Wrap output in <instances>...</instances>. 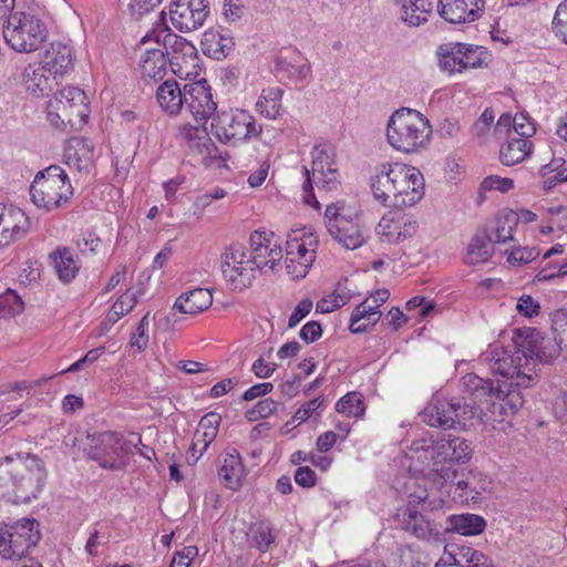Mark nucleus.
I'll return each instance as SVG.
<instances>
[{
  "instance_id": "obj_10",
  "label": "nucleus",
  "mask_w": 567,
  "mask_h": 567,
  "mask_svg": "<svg viewBox=\"0 0 567 567\" xmlns=\"http://www.w3.org/2000/svg\"><path fill=\"white\" fill-rule=\"evenodd\" d=\"M441 509L419 508L411 504L398 509L395 520L401 529L422 540L440 539L445 533L439 520Z\"/></svg>"
},
{
  "instance_id": "obj_29",
  "label": "nucleus",
  "mask_w": 567,
  "mask_h": 567,
  "mask_svg": "<svg viewBox=\"0 0 567 567\" xmlns=\"http://www.w3.org/2000/svg\"><path fill=\"white\" fill-rule=\"evenodd\" d=\"M221 416L218 413L209 412L205 414L194 433V442L190 446L192 456L196 462L207 450L209 444L216 439L220 425Z\"/></svg>"
},
{
  "instance_id": "obj_34",
  "label": "nucleus",
  "mask_w": 567,
  "mask_h": 567,
  "mask_svg": "<svg viewBox=\"0 0 567 567\" xmlns=\"http://www.w3.org/2000/svg\"><path fill=\"white\" fill-rule=\"evenodd\" d=\"M213 303V296L209 289L196 288L181 295L174 303V308L182 313L197 315L207 310Z\"/></svg>"
},
{
  "instance_id": "obj_20",
  "label": "nucleus",
  "mask_w": 567,
  "mask_h": 567,
  "mask_svg": "<svg viewBox=\"0 0 567 567\" xmlns=\"http://www.w3.org/2000/svg\"><path fill=\"white\" fill-rule=\"evenodd\" d=\"M472 395L471 402L465 401L464 399H451L453 403L452 414L454 426L452 429L465 427L468 421L474 419H478L482 423L485 424H494L501 423L505 419H495L492 420L486 415V412H491L489 410V401L486 399L480 400L473 392H468ZM493 403V401H491Z\"/></svg>"
},
{
  "instance_id": "obj_27",
  "label": "nucleus",
  "mask_w": 567,
  "mask_h": 567,
  "mask_svg": "<svg viewBox=\"0 0 567 567\" xmlns=\"http://www.w3.org/2000/svg\"><path fill=\"white\" fill-rule=\"evenodd\" d=\"M301 53L297 50L280 52L275 60V74L280 79L303 81L310 74L311 68L303 62Z\"/></svg>"
},
{
  "instance_id": "obj_32",
  "label": "nucleus",
  "mask_w": 567,
  "mask_h": 567,
  "mask_svg": "<svg viewBox=\"0 0 567 567\" xmlns=\"http://www.w3.org/2000/svg\"><path fill=\"white\" fill-rule=\"evenodd\" d=\"M453 403L451 400L435 398L421 413L422 421L430 426L449 430L454 426L452 414Z\"/></svg>"
},
{
  "instance_id": "obj_40",
  "label": "nucleus",
  "mask_w": 567,
  "mask_h": 567,
  "mask_svg": "<svg viewBox=\"0 0 567 567\" xmlns=\"http://www.w3.org/2000/svg\"><path fill=\"white\" fill-rule=\"evenodd\" d=\"M532 151V144L526 138L511 137L507 143L502 145L499 159L505 166H513L522 163Z\"/></svg>"
},
{
  "instance_id": "obj_51",
  "label": "nucleus",
  "mask_w": 567,
  "mask_h": 567,
  "mask_svg": "<svg viewBox=\"0 0 567 567\" xmlns=\"http://www.w3.org/2000/svg\"><path fill=\"white\" fill-rule=\"evenodd\" d=\"M336 410L347 416L358 417L363 414L364 404L358 393L350 392L337 402Z\"/></svg>"
},
{
  "instance_id": "obj_62",
  "label": "nucleus",
  "mask_w": 567,
  "mask_h": 567,
  "mask_svg": "<svg viewBox=\"0 0 567 567\" xmlns=\"http://www.w3.org/2000/svg\"><path fill=\"white\" fill-rule=\"evenodd\" d=\"M513 131L519 136L518 138L527 140L535 134V126L525 114L520 113L513 117Z\"/></svg>"
},
{
  "instance_id": "obj_25",
  "label": "nucleus",
  "mask_w": 567,
  "mask_h": 567,
  "mask_svg": "<svg viewBox=\"0 0 567 567\" xmlns=\"http://www.w3.org/2000/svg\"><path fill=\"white\" fill-rule=\"evenodd\" d=\"M452 485L455 486V492H460V497H465V501L474 503L481 499L483 492L492 489V481L485 474L473 471L461 476L454 472Z\"/></svg>"
},
{
  "instance_id": "obj_56",
  "label": "nucleus",
  "mask_w": 567,
  "mask_h": 567,
  "mask_svg": "<svg viewBox=\"0 0 567 567\" xmlns=\"http://www.w3.org/2000/svg\"><path fill=\"white\" fill-rule=\"evenodd\" d=\"M514 187V182L507 177H499L497 175H489L485 177L480 186V196L483 197L485 192L499 190L506 193Z\"/></svg>"
},
{
  "instance_id": "obj_4",
  "label": "nucleus",
  "mask_w": 567,
  "mask_h": 567,
  "mask_svg": "<svg viewBox=\"0 0 567 567\" xmlns=\"http://www.w3.org/2000/svg\"><path fill=\"white\" fill-rule=\"evenodd\" d=\"M33 204L45 210L62 208L73 195V187L65 171L51 165L39 172L30 186Z\"/></svg>"
},
{
  "instance_id": "obj_3",
  "label": "nucleus",
  "mask_w": 567,
  "mask_h": 567,
  "mask_svg": "<svg viewBox=\"0 0 567 567\" xmlns=\"http://www.w3.org/2000/svg\"><path fill=\"white\" fill-rule=\"evenodd\" d=\"M431 135L430 121L416 110L402 107L388 121L386 140L396 151L417 153L429 145Z\"/></svg>"
},
{
  "instance_id": "obj_7",
  "label": "nucleus",
  "mask_w": 567,
  "mask_h": 567,
  "mask_svg": "<svg viewBox=\"0 0 567 567\" xmlns=\"http://www.w3.org/2000/svg\"><path fill=\"white\" fill-rule=\"evenodd\" d=\"M86 100L84 91L76 86L59 90L48 102L49 121L58 128L81 124L89 113Z\"/></svg>"
},
{
  "instance_id": "obj_52",
  "label": "nucleus",
  "mask_w": 567,
  "mask_h": 567,
  "mask_svg": "<svg viewBox=\"0 0 567 567\" xmlns=\"http://www.w3.org/2000/svg\"><path fill=\"white\" fill-rule=\"evenodd\" d=\"M332 148L328 144H318L312 151V173L334 166Z\"/></svg>"
},
{
  "instance_id": "obj_22",
  "label": "nucleus",
  "mask_w": 567,
  "mask_h": 567,
  "mask_svg": "<svg viewBox=\"0 0 567 567\" xmlns=\"http://www.w3.org/2000/svg\"><path fill=\"white\" fill-rule=\"evenodd\" d=\"M29 228L30 220L22 209L0 204V246L23 237Z\"/></svg>"
},
{
  "instance_id": "obj_64",
  "label": "nucleus",
  "mask_w": 567,
  "mask_h": 567,
  "mask_svg": "<svg viewBox=\"0 0 567 567\" xmlns=\"http://www.w3.org/2000/svg\"><path fill=\"white\" fill-rule=\"evenodd\" d=\"M548 223L558 230L567 229V207L557 206L548 209Z\"/></svg>"
},
{
  "instance_id": "obj_53",
  "label": "nucleus",
  "mask_w": 567,
  "mask_h": 567,
  "mask_svg": "<svg viewBox=\"0 0 567 567\" xmlns=\"http://www.w3.org/2000/svg\"><path fill=\"white\" fill-rule=\"evenodd\" d=\"M277 408L278 403L272 399L259 400L251 409L246 411L245 417L249 422L267 419L276 412Z\"/></svg>"
},
{
  "instance_id": "obj_54",
  "label": "nucleus",
  "mask_w": 567,
  "mask_h": 567,
  "mask_svg": "<svg viewBox=\"0 0 567 567\" xmlns=\"http://www.w3.org/2000/svg\"><path fill=\"white\" fill-rule=\"evenodd\" d=\"M551 24L555 35L567 44V0L558 4Z\"/></svg>"
},
{
  "instance_id": "obj_55",
  "label": "nucleus",
  "mask_w": 567,
  "mask_h": 567,
  "mask_svg": "<svg viewBox=\"0 0 567 567\" xmlns=\"http://www.w3.org/2000/svg\"><path fill=\"white\" fill-rule=\"evenodd\" d=\"M163 0H130L127 4V14L131 19L138 21L145 14L152 12Z\"/></svg>"
},
{
  "instance_id": "obj_47",
  "label": "nucleus",
  "mask_w": 567,
  "mask_h": 567,
  "mask_svg": "<svg viewBox=\"0 0 567 567\" xmlns=\"http://www.w3.org/2000/svg\"><path fill=\"white\" fill-rule=\"evenodd\" d=\"M47 70L43 69V65L33 66L29 64L22 73L23 84L30 93L34 95H43L48 90V78L44 75Z\"/></svg>"
},
{
  "instance_id": "obj_48",
  "label": "nucleus",
  "mask_w": 567,
  "mask_h": 567,
  "mask_svg": "<svg viewBox=\"0 0 567 567\" xmlns=\"http://www.w3.org/2000/svg\"><path fill=\"white\" fill-rule=\"evenodd\" d=\"M460 558L451 556V565L458 567H494L492 560L483 553L471 547L462 548Z\"/></svg>"
},
{
  "instance_id": "obj_30",
  "label": "nucleus",
  "mask_w": 567,
  "mask_h": 567,
  "mask_svg": "<svg viewBox=\"0 0 567 567\" xmlns=\"http://www.w3.org/2000/svg\"><path fill=\"white\" fill-rule=\"evenodd\" d=\"M203 52L217 61L229 56L235 51V40L230 31L212 29L204 34Z\"/></svg>"
},
{
  "instance_id": "obj_9",
  "label": "nucleus",
  "mask_w": 567,
  "mask_h": 567,
  "mask_svg": "<svg viewBox=\"0 0 567 567\" xmlns=\"http://www.w3.org/2000/svg\"><path fill=\"white\" fill-rule=\"evenodd\" d=\"M329 234L346 249L354 250L365 241V228L355 212L343 205H328L324 212Z\"/></svg>"
},
{
  "instance_id": "obj_57",
  "label": "nucleus",
  "mask_w": 567,
  "mask_h": 567,
  "mask_svg": "<svg viewBox=\"0 0 567 567\" xmlns=\"http://www.w3.org/2000/svg\"><path fill=\"white\" fill-rule=\"evenodd\" d=\"M247 12L246 0H224L223 2V17L229 22L234 23L245 17Z\"/></svg>"
},
{
  "instance_id": "obj_26",
  "label": "nucleus",
  "mask_w": 567,
  "mask_h": 567,
  "mask_svg": "<svg viewBox=\"0 0 567 567\" xmlns=\"http://www.w3.org/2000/svg\"><path fill=\"white\" fill-rule=\"evenodd\" d=\"M43 69L52 74L54 79L62 76L73 70L74 55L71 47L53 42L47 49L42 59Z\"/></svg>"
},
{
  "instance_id": "obj_31",
  "label": "nucleus",
  "mask_w": 567,
  "mask_h": 567,
  "mask_svg": "<svg viewBox=\"0 0 567 567\" xmlns=\"http://www.w3.org/2000/svg\"><path fill=\"white\" fill-rule=\"evenodd\" d=\"M186 96V87L182 90L174 79L163 82L156 91L159 106L169 115H177L183 110Z\"/></svg>"
},
{
  "instance_id": "obj_13",
  "label": "nucleus",
  "mask_w": 567,
  "mask_h": 567,
  "mask_svg": "<svg viewBox=\"0 0 567 567\" xmlns=\"http://www.w3.org/2000/svg\"><path fill=\"white\" fill-rule=\"evenodd\" d=\"M221 271L234 289L243 290L255 279V268L241 244L228 246L221 255Z\"/></svg>"
},
{
  "instance_id": "obj_6",
  "label": "nucleus",
  "mask_w": 567,
  "mask_h": 567,
  "mask_svg": "<svg viewBox=\"0 0 567 567\" xmlns=\"http://www.w3.org/2000/svg\"><path fill=\"white\" fill-rule=\"evenodd\" d=\"M7 44L17 52L37 51L48 38L47 25L40 18L28 12H14L3 25Z\"/></svg>"
},
{
  "instance_id": "obj_36",
  "label": "nucleus",
  "mask_w": 567,
  "mask_h": 567,
  "mask_svg": "<svg viewBox=\"0 0 567 567\" xmlns=\"http://www.w3.org/2000/svg\"><path fill=\"white\" fill-rule=\"evenodd\" d=\"M447 525L444 526L445 533H458L464 536H474L482 534L486 528V520L476 514H458L451 515L446 519Z\"/></svg>"
},
{
  "instance_id": "obj_43",
  "label": "nucleus",
  "mask_w": 567,
  "mask_h": 567,
  "mask_svg": "<svg viewBox=\"0 0 567 567\" xmlns=\"http://www.w3.org/2000/svg\"><path fill=\"white\" fill-rule=\"evenodd\" d=\"M306 174V182L303 183L305 193L312 190V182L317 184L320 189L330 192L337 189L339 185V172L334 166L321 169L317 173H312V178L307 167H303Z\"/></svg>"
},
{
  "instance_id": "obj_21",
  "label": "nucleus",
  "mask_w": 567,
  "mask_h": 567,
  "mask_svg": "<svg viewBox=\"0 0 567 567\" xmlns=\"http://www.w3.org/2000/svg\"><path fill=\"white\" fill-rule=\"evenodd\" d=\"M94 144L84 137H73L68 141L63 158L65 165L81 175H89L94 168Z\"/></svg>"
},
{
  "instance_id": "obj_8",
  "label": "nucleus",
  "mask_w": 567,
  "mask_h": 567,
  "mask_svg": "<svg viewBox=\"0 0 567 567\" xmlns=\"http://www.w3.org/2000/svg\"><path fill=\"white\" fill-rule=\"evenodd\" d=\"M212 134L221 143L237 144L257 137L262 126L247 111L230 110L217 113L212 121Z\"/></svg>"
},
{
  "instance_id": "obj_45",
  "label": "nucleus",
  "mask_w": 567,
  "mask_h": 567,
  "mask_svg": "<svg viewBox=\"0 0 567 567\" xmlns=\"http://www.w3.org/2000/svg\"><path fill=\"white\" fill-rule=\"evenodd\" d=\"M518 225V215L513 209H504L495 219V236L493 243L514 240L513 233Z\"/></svg>"
},
{
  "instance_id": "obj_2",
  "label": "nucleus",
  "mask_w": 567,
  "mask_h": 567,
  "mask_svg": "<svg viewBox=\"0 0 567 567\" xmlns=\"http://www.w3.org/2000/svg\"><path fill=\"white\" fill-rule=\"evenodd\" d=\"M47 480L44 463L31 453H17L0 461V497L13 504L37 498Z\"/></svg>"
},
{
  "instance_id": "obj_18",
  "label": "nucleus",
  "mask_w": 567,
  "mask_h": 567,
  "mask_svg": "<svg viewBox=\"0 0 567 567\" xmlns=\"http://www.w3.org/2000/svg\"><path fill=\"white\" fill-rule=\"evenodd\" d=\"M398 190L392 199L391 207L403 209L414 206L424 196V178L422 173L413 167L405 165V169L396 179Z\"/></svg>"
},
{
  "instance_id": "obj_33",
  "label": "nucleus",
  "mask_w": 567,
  "mask_h": 567,
  "mask_svg": "<svg viewBox=\"0 0 567 567\" xmlns=\"http://www.w3.org/2000/svg\"><path fill=\"white\" fill-rule=\"evenodd\" d=\"M244 474L245 467L240 454L235 449L228 451L218 470L219 480L227 488L237 491L241 486Z\"/></svg>"
},
{
  "instance_id": "obj_60",
  "label": "nucleus",
  "mask_w": 567,
  "mask_h": 567,
  "mask_svg": "<svg viewBox=\"0 0 567 567\" xmlns=\"http://www.w3.org/2000/svg\"><path fill=\"white\" fill-rule=\"evenodd\" d=\"M311 267V256L308 255L303 261L296 257H286V269L292 279H301L306 277Z\"/></svg>"
},
{
  "instance_id": "obj_35",
  "label": "nucleus",
  "mask_w": 567,
  "mask_h": 567,
  "mask_svg": "<svg viewBox=\"0 0 567 567\" xmlns=\"http://www.w3.org/2000/svg\"><path fill=\"white\" fill-rule=\"evenodd\" d=\"M50 259L62 282L70 284L78 276L81 266L70 248L58 247L50 254Z\"/></svg>"
},
{
  "instance_id": "obj_23",
  "label": "nucleus",
  "mask_w": 567,
  "mask_h": 567,
  "mask_svg": "<svg viewBox=\"0 0 567 567\" xmlns=\"http://www.w3.org/2000/svg\"><path fill=\"white\" fill-rule=\"evenodd\" d=\"M405 169V164H384L382 169L371 179L373 196L383 206L391 207L393 196L398 190L396 179Z\"/></svg>"
},
{
  "instance_id": "obj_5",
  "label": "nucleus",
  "mask_w": 567,
  "mask_h": 567,
  "mask_svg": "<svg viewBox=\"0 0 567 567\" xmlns=\"http://www.w3.org/2000/svg\"><path fill=\"white\" fill-rule=\"evenodd\" d=\"M132 435L135 436V440L123 441L118 433L110 431L87 435L84 452L89 458L103 468L123 471L126 466L124 454L128 453V445L137 449L142 444L140 435Z\"/></svg>"
},
{
  "instance_id": "obj_14",
  "label": "nucleus",
  "mask_w": 567,
  "mask_h": 567,
  "mask_svg": "<svg viewBox=\"0 0 567 567\" xmlns=\"http://www.w3.org/2000/svg\"><path fill=\"white\" fill-rule=\"evenodd\" d=\"M209 13L208 0H172L169 4L171 22L184 33L202 28Z\"/></svg>"
},
{
  "instance_id": "obj_39",
  "label": "nucleus",
  "mask_w": 567,
  "mask_h": 567,
  "mask_svg": "<svg viewBox=\"0 0 567 567\" xmlns=\"http://www.w3.org/2000/svg\"><path fill=\"white\" fill-rule=\"evenodd\" d=\"M463 49L464 43L461 42L441 45L437 51L440 68L450 74L463 72Z\"/></svg>"
},
{
  "instance_id": "obj_38",
  "label": "nucleus",
  "mask_w": 567,
  "mask_h": 567,
  "mask_svg": "<svg viewBox=\"0 0 567 567\" xmlns=\"http://www.w3.org/2000/svg\"><path fill=\"white\" fill-rule=\"evenodd\" d=\"M493 237L486 231H478L472 238L465 261L468 265L486 262L493 255Z\"/></svg>"
},
{
  "instance_id": "obj_24",
  "label": "nucleus",
  "mask_w": 567,
  "mask_h": 567,
  "mask_svg": "<svg viewBox=\"0 0 567 567\" xmlns=\"http://www.w3.org/2000/svg\"><path fill=\"white\" fill-rule=\"evenodd\" d=\"M484 0H439V13L450 23H466L478 19Z\"/></svg>"
},
{
  "instance_id": "obj_1",
  "label": "nucleus",
  "mask_w": 567,
  "mask_h": 567,
  "mask_svg": "<svg viewBox=\"0 0 567 567\" xmlns=\"http://www.w3.org/2000/svg\"><path fill=\"white\" fill-rule=\"evenodd\" d=\"M480 361L505 380L495 382L467 373L462 378L465 390L473 392L480 400L493 401L488 408L492 411L486 412L492 420L515 414L525 402L522 390L530 388L536 382L537 373L534 367L524 362V354L518 348L511 351L497 344L484 351L480 355Z\"/></svg>"
},
{
  "instance_id": "obj_41",
  "label": "nucleus",
  "mask_w": 567,
  "mask_h": 567,
  "mask_svg": "<svg viewBox=\"0 0 567 567\" xmlns=\"http://www.w3.org/2000/svg\"><path fill=\"white\" fill-rule=\"evenodd\" d=\"M402 4L401 19L409 25L417 27L427 21L432 11L429 0H396Z\"/></svg>"
},
{
  "instance_id": "obj_61",
  "label": "nucleus",
  "mask_w": 567,
  "mask_h": 567,
  "mask_svg": "<svg viewBox=\"0 0 567 567\" xmlns=\"http://www.w3.org/2000/svg\"><path fill=\"white\" fill-rule=\"evenodd\" d=\"M538 254L539 252L536 248L518 247V248L511 250V252L507 257V261L513 266L528 264V262L533 261L534 259H536Z\"/></svg>"
},
{
  "instance_id": "obj_12",
  "label": "nucleus",
  "mask_w": 567,
  "mask_h": 567,
  "mask_svg": "<svg viewBox=\"0 0 567 567\" xmlns=\"http://www.w3.org/2000/svg\"><path fill=\"white\" fill-rule=\"evenodd\" d=\"M514 348L524 354V362L535 368V361L550 363L560 354V348L555 339L545 337L536 329L516 331L513 337Z\"/></svg>"
},
{
  "instance_id": "obj_11",
  "label": "nucleus",
  "mask_w": 567,
  "mask_h": 567,
  "mask_svg": "<svg viewBox=\"0 0 567 567\" xmlns=\"http://www.w3.org/2000/svg\"><path fill=\"white\" fill-rule=\"evenodd\" d=\"M40 538L39 523L35 519L18 520L10 527L0 529V556L21 560Z\"/></svg>"
},
{
  "instance_id": "obj_17",
  "label": "nucleus",
  "mask_w": 567,
  "mask_h": 567,
  "mask_svg": "<svg viewBox=\"0 0 567 567\" xmlns=\"http://www.w3.org/2000/svg\"><path fill=\"white\" fill-rule=\"evenodd\" d=\"M185 87L187 96L184 97V107L190 113L195 123L206 124L217 110L210 86L206 80H202L185 84Z\"/></svg>"
},
{
  "instance_id": "obj_28",
  "label": "nucleus",
  "mask_w": 567,
  "mask_h": 567,
  "mask_svg": "<svg viewBox=\"0 0 567 567\" xmlns=\"http://www.w3.org/2000/svg\"><path fill=\"white\" fill-rule=\"evenodd\" d=\"M156 48L146 49L140 59V68L144 80L159 81L166 75L167 63L175 64L173 56L168 59L159 43Z\"/></svg>"
},
{
  "instance_id": "obj_50",
  "label": "nucleus",
  "mask_w": 567,
  "mask_h": 567,
  "mask_svg": "<svg viewBox=\"0 0 567 567\" xmlns=\"http://www.w3.org/2000/svg\"><path fill=\"white\" fill-rule=\"evenodd\" d=\"M24 310V302L12 289H7L0 295V318H9L20 315Z\"/></svg>"
},
{
  "instance_id": "obj_37",
  "label": "nucleus",
  "mask_w": 567,
  "mask_h": 567,
  "mask_svg": "<svg viewBox=\"0 0 567 567\" xmlns=\"http://www.w3.org/2000/svg\"><path fill=\"white\" fill-rule=\"evenodd\" d=\"M382 313L369 303V298H365L352 311L350 318L349 330L352 333H363L375 326L380 320Z\"/></svg>"
},
{
  "instance_id": "obj_42",
  "label": "nucleus",
  "mask_w": 567,
  "mask_h": 567,
  "mask_svg": "<svg viewBox=\"0 0 567 567\" xmlns=\"http://www.w3.org/2000/svg\"><path fill=\"white\" fill-rule=\"evenodd\" d=\"M405 486L408 489V503L405 505L414 504L419 508L430 509L443 508L444 501L442 498H430L426 487L420 484L417 480L410 478Z\"/></svg>"
},
{
  "instance_id": "obj_58",
  "label": "nucleus",
  "mask_w": 567,
  "mask_h": 567,
  "mask_svg": "<svg viewBox=\"0 0 567 567\" xmlns=\"http://www.w3.org/2000/svg\"><path fill=\"white\" fill-rule=\"evenodd\" d=\"M326 399L323 395H319L305 404H302L293 414L291 421L302 423L307 421L312 414L318 413V410L324 408Z\"/></svg>"
},
{
  "instance_id": "obj_16",
  "label": "nucleus",
  "mask_w": 567,
  "mask_h": 567,
  "mask_svg": "<svg viewBox=\"0 0 567 567\" xmlns=\"http://www.w3.org/2000/svg\"><path fill=\"white\" fill-rule=\"evenodd\" d=\"M421 449L434 464L465 463L472 455L471 444L463 437L452 435H443L427 445H422Z\"/></svg>"
},
{
  "instance_id": "obj_46",
  "label": "nucleus",
  "mask_w": 567,
  "mask_h": 567,
  "mask_svg": "<svg viewBox=\"0 0 567 567\" xmlns=\"http://www.w3.org/2000/svg\"><path fill=\"white\" fill-rule=\"evenodd\" d=\"M274 540L272 528L268 522H258L251 525L248 533V542L251 547L265 553Z\"/></svg>"
},
{
  "instance_id": "obj_49",
  "label": "nucleus",
  "mask_w": 567,
  "mask_h": 567,
  "mask_svg": "<svg viewBox=\"0 0 567 567\" xmlns=\"http://www.w3.org/2000/svg\"><path fill=\"white\" fill-rule=\"evenodd\" d=\"M489 61L491 54L484 47L464 43V70L487 66Z\"/></svg>"
},
{
  "instance_id": "obj_19",
  "label": "nucleus",
  "mask_w": 567,
  "mask_h": 567,
  "mask_svg": "<svg viewBox=\"0 0 567 567\" xmlns=\"http://www.w3.org/2000/svg\"><path fill=\"white\" fill-rule=\"evenodd\" d=\"M417 225L411 216L396 208L383 215L378 224L377 231L383 241L401 243L416 233Z\"/></svg>"
},
{
  "instance_id": "obj_15",
  "label": "nucleus",
  "mask_w": 567,
  "mask_h": 567,
  "mask_svg": "<svg viewBox=\"0 0 567 567\" xmlns=\"http://www.w3.org/2000/svg\"><path fill=\"white\" fill-rule=\"evenodd\" d=\"M274 236L272 231L256 230L251 233L249 254L255 271L259 270L265 274L272 271L282 259L281 246L274 240Z\"/></svg>"
},
{
  "instance_id": "obj_59",
  "label": "nucleus",
  "mask_w": 567,
  "mask_h": 567,
  "mask_svg": "<svg viewBox=\"0 0 567 567\" xmlns=\"http://www.w3.org/2000/svg\"><path fill=\"white\" fill-rule=\"evenodd\" d=\"M148 327H150V312H147L136 327V331L132 334L130 344L136 348L137 351H143L148 344Z\"/></svg>"
},
{
  "instance_id": "obj_63",
  "label": "nucleus",
  "mask_w": 567,
  "mask_h": 567,
  "mask_svg": "<svg viewBox=\"0 0 567 567\" xmlns=\"http://www.w3.org/2000/svg\"><path fill=\"white\" fill-rule=\"evenodd\" d=\"M494 122V112L492 109H485L477 121L472 125L471 132L476 137L484 136Z\"/></svg>"
},
{
  "instance_id": "obj_44",
  "label": "nucleus",
  "mask_w": 567,
  "mask_h": 567,
  "mask_svg": "<svg viewBox=\"0 0 567 567\" xmlns=\"http://www.w3.org/2000/svg\"><path fill=\"white\" fill-rule=\"evenodd\" d=\"M282 94L280 87L264 89L256 103L257 111L268 118H277L281 112Z\"/></svg>"
}]
</instances>
